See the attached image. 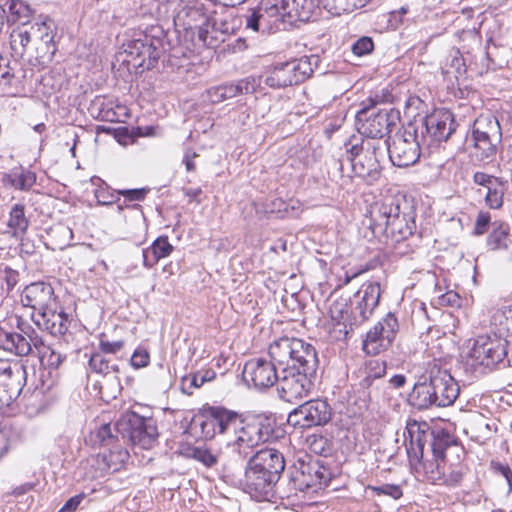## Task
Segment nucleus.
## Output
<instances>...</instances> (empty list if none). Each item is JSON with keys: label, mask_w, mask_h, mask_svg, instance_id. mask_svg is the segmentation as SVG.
Listing matches in <instances>:
<instances>
[{"label": "nucleus", "mask_w": 512, "mask_h": 512, "mask_svg": "<svg viewBox=\"0 0 512 512\" xmlns=\"http://www.w3.org/2000/svg\"><path fill=\"white\" fill-rule=\"evenodd\" d=\"M199 425L205 439H212L217 434L224 436L227 447L241 459L249 457L269 437V429L262 420L246 419L219 406L206 408Z\"/></svg>", "instance_id": "f257e3e1"}, {"label": "nucleus", "mask_w": 512, "mask_h": 512, "mask_svg": "<svg viewBox=\"0 0 512 512\" xmlns=\"http://www.w3.org/2000/svg\"><path fill=\"white\" fill-rule=\"evenodd\" d=\"M367 225L375 238L394 246L413 234L414 213L403 199L387 196L371 206Z\"/></svg>", "instance_id": "f03ea898"}, {"label": "nucleus", "mask_w": 512, "mask_h": 512, "mask_svg": "<svg viewBox=\"0 0 512 512\" xmlns=\"http://www.w3.org/2000/svg\"><path fill=\"white\" fill-rule=\"evenodd\" d=\"M460 388L456 380L446 370H432L429 383L416 385L419 407L428 408L432 405L448 407L458 398Z\"/></svg>", "instance_id": "7ed1b4c3"}, {"label": "nucleus", "mask_w": 512, "mask_h": 512, "mask_svg": "<svg viewBox=\"0 0 512 512\" xmlns=\"http://www.w3.org/2000/svg\"><path fill=\"white\" fill-rule=\"evenodd\" d=\"M479 335L467 343L466 351L463 352V359L467 366L476 369L477 367H492L503 361L507 356V347L511 340L496 334Z\"/></svg>", "instance_id": "20e7f679"}, {"label": "nucleus", "mask_w": 512, "mask_h": 512, "mask_svg": "<svg viewBox=\"0 0 512 512\" xmlns=\"http://www.w3.org/2000/svg\"><path fill=\"white\" fill-rule=\"evenodd\" d=\"M352 170L356 176L374 183L380 177V159L384 156L385 143L382 140H362L347 149Z\"/></svg>", "instance_id": "39448f33"}, {"label": "nucleus", "mask_w": 512, "mask_h": 512, "mask_svg": "<svg viewBox=\"0 0 512 512\" xmlns=\"http://www.w3.org/2000/svg\"><path fill=\"white\" fill-rule=\"evenodd\" d=\"M116 429L123 437H128L133 445L143 449L152 448L158 438L156 421L135 412L123 414L116 423Z\"/></svg>", "instance_id": "423d86ee"}, {"label": "nucleus", "mask_w": 512, "mask_h": 512, "mask_svg": "<svg viewBox=\"0 0 512 512\" xmlns=\"http://www.w3.org/2000/svg\"><path fill=\"white\" fill-rule=\"evenodd\" d=\"M126 58L123 60L133 68L152 69L163 52L162 41L147 34H139L123 45Z\"/></svg>", "instance_id": "0eeeda50"}, {"label": "nucleus", "mask_w": 512, "mask_h": 512, "mask_svg": "<svg viewBox=\"0 0 512 512\" xmlns=\"http://www.w3.org/2000/svg\"><path fill=\"white\" fill-rule=\"evenodd\" d=\"M419 128L406 129L401 134H396L391 142L385 143V151L394 166L404 168L415 164L420 157L421 141L418 137Z\"/></svg>", "instance_id": "6e6552de"}, {"label": "nucleus", "mask_w": 512, "mask_h": 512, "mask_svg": "<svg viewBox=\"0 0 512 512\" xmlns=\"http://www.w3.org/2000/svg\"><path fill=\"white\" fill-rule=\"evenodd\" d=\"M313 73L308 57L293 59L274 65L265 78V83L275 89L297 85Z\"/></svg>", "instance_id": "1a4fd4ad"}, {"label": "nucleus", "mask_w": 512, "mask_h": 512, "mask_svg": "<svg viewBox=\"0 0 512 512\" xmlns=\"http://www.w3.org/2000/svg\"><path fill=\"white\" fill-rule=\"evenodd\" d=\"M315 373L297 369L295 365L283 367L278 378V392L286 402H294L307 396L312 388Z\"/></svg>", "instance_id": "9d476101"}, {"label": "nucleus", "mask_w": 512, "mask_h": 512, "mask_svg": "<svg viewBox=\"0 0 512 512\" xmlns=\"http://www.w3.org/2000/svg\"><path fill=\"white\" fill-rule=\"evenodd\" d=\"M19 332H9L0 328V348L16 356H27L33 352L40 336L29 324L17 318Z\"/></svg>", "instance_id": "9b49d317"}, {"label": "nucleus", "mask_w": 512, "mask_h": 512, "mask_svg": "<svg viewBox=\"0 0 512 512\" xmlns=\"http://www.w3.org/2000/svg\"><path fill=\"white\" fill-rule=\"evenodd\" d=\"M332 410L327 401L312 399L299 405L288 415V423L294 427L311 428L322 426L331 419Z\"/></svg>", "instance_id": "f8f14e48"}, {"label": "nucleus", "mask_w": 512, "mask_h": 512, "mask_svg": "<svg viewBox=\"0 0 512 512\" xmlns=\"http://www.w3.org/2000/svg\"><path fill=\"white\" fill-rule=\"evenodd\" d=\"M399 329L397 318L389 313L370 329L363 342V350L367 354L376 355L388 349L394 341Z\"/></svg>", "instance_id": "ddd939ff"}, {"label": "nucleus", "mask_w": 512, "mask_h": 512, "mask_svg": "<svg viewBox=\"0 0 512 512\" xmlns=\"http://www.w3.org/2000/svg\"><path fill=\"white\" fill-rule=\"evenodd\" d=\"M276 481V478H272L271 475L254 466L252 461L248 460L243 476L238 479V485L252 498L261 501L271 494Z\"/></svg>", "instance_id": "4468645a"}, {"label": "nucleus", "mask_w": 512, "mask_h": 512, "mask_svg": "<svg viewBox=\"0 0 512 512\" xmlns=\"http://www.w3.org/2000/svg\"><path fill=\"white\" fill-rule=\"evenodd\" d=\"M356 124L359 133L367 137L366 140H381L389 132L391 122L386 110L363 107L356 114Z\"/></svg>", "instance_id": "2eb2a0df"}, {"label": "nucleus", "mask_w": 512, "mask_h": 512, "mask_svg": "<svg viewBox=\"0 0 512 512\" xmlns=\"http://www.w3.org/2000/svg\"><path fill=\"white\" fill-rule=\"evenodd\" d=\"M419 132L421 140L425 143L429 137L431 142L447 140L455 130V122L449 111L436 110L432 114L421 119Z\"/></svg>", "instance_id": "dca6fc26"}, {"label": "nucleus", "mask_w": 512, "mask_h": 512, "mask_svg": "<svg viewBox=\"0 0 512 512\" xmlns=\"http://www.w3.org/2000/svg\"><path fill=\"white\" fill-rule=\"evenodd\" d=\"M128 458V451L121 445L113 444L111 448H104L90 460L92 471L89 473V477L97 479L117 472L124 467Z\"/></svg>", "instance_id": "f3484780"}, {"label": "nucleus", "mask_w": 512, "mask_h": 512, "mask_svg": "<svg viewBox=\"0 0 512 512\" xmlns=\"http://www.w3.org/2000/svg\"><path fill=\"white\" fill-rule=\"evenodd\" d=\"M329 479L328 470L318 460L299 461L293 475V481L300 491L316 492L326 486Z\"/></svg>", "instance_id": "a211bd4d"}, {"label": "nucleus", "mask_w": 512, "mask_h": 512, "mask_svg": "<svg viewBox=\"0 0 512 512\" xmlns=\"http://www.w3.org/2000/svg\"><path fill=\"white\" fill-rule=\"evenodd\" d=\"M279 378L275 363L263 358H254L246 362L243 368V379L256 389L273 386Z\"/></svg>", "instance_id": "6ab92c4d"}, {"label": "nucleus", "mask_w": 512, "mask_h": 512, "mask_svg": "<svg viewBox=\"0 0 512 512\" xmlns=\"http://www.w3.org/2000/svg\"><path fill=\"white\" fill-rule=\"evenodd\" d=\"M32 320L35 325L53 336L64 335L69 328V315L60 306L58 301L43 312H33Z\"/></svg>", "instance_id": "aec40b11"}, {"label": "nucleus", "mask_w": 512, "mask_h": 512, "mask_svg": "<svg viewBox=\"0 0 512 512\" xmlns=\"http://www.w3.org/2000/svg\"><path fill=\"white\" fill-rule=\"evenodd\" d=\"M24 306L30 307L34 312H43L57 302L51 285L44 282L32 283L25 287L21 295Z\"/></svg>", "instance_id": "412c9836"}, {"label": "nucleus", "mask_w": 512, "mask_h": 512, "mask_svg": "<svg viewBox=\"0 0 512 512\" xmlns=\"http://www.w3.org/2000/svg\"><path fill=\"white\" fill-rule=\"evenodd\" d=\"M254 466L271 475L272 478L279 479L280 474L285 468L283 454L274 448H265L257 451L249 457Z\"/></svg>", "instance_id": "4be33fe9"}, {"label": "nucleus", "mask_w": 512, "mask_h": 512, "mask_svg": "<svg viewBox=\"0 0 512 512\" xmlns=\"http://www.w3.org/2000/svg\"><path fill=\"white\" fill-rule=\"evenodd\" d=\"M381 296L380 285L377 282H368L361 286L355 297L358 299L356 309L359 311L360 321L370 318L374 309L378 306Z\"/></svg>", "instance_id": "5701e85b"}, {"label": "nucleus", "mask_w": 512, "mask_h": 512, "mask_svg": "<svg viewBox=\"0 0 512 512\" xmlns=\"http://www.w3.org/2000/svg\"><path fill=\"white\" fill-rule=\"evenodd\" d=\"M426 436L425 431L421 429L420 423L415 420L407 423L404 439L406 451L411 463L419 461L422 458Z\"/></svg>", "instance_id": "b1692460"}, {"label": "nucleus", "mask_w": 512, "mask_h": 512, "mask_svg": "<svg viewBox=\"0 0 512 512\" xmlns=\"http://www.w3.org/2000/svg\"><path fill=\"white\" fill-rule=\"evenodd\" d=\"M290 365H295L297 369L308 371V373H316L318 359L315 348L311 344L295 338Z\"/></svg>", "instance_id": "393cba45"}, {"label": "nucleus", "mask_w": 512, "mask_h": 512, "mask_svg": "<svg viewBox=\"0 0 512 512\" xmlns=\"http://www.w3.org/2000/svg\"><path fill=\"white\" fill-rule=\"evenodd\" d=\"M473 141H501V128L498 120L492 116H480L473 125Z\"/></svg>", "instance_id": "a878e982"}, {"label": "nucleus", "mask_w": 512, "mask_h": 512, "mask_svg": "<svg viewBox=\"0 0 512 512\" xmlns=\"http://www.w3.org/2000/svg\"><path fill=\"white\" fill-rule=\"evenodd\" d=\"M33 40L39 41L42 49L48 53H54V37L56 33L55 22L49 17H40L31 27Z\"/></svg>", "instance_id": "bb28decb"}, {"label": "nucleus", "mask_w": 512, "mask_h": 512, "mask_svg": "<svg viewBox=\"0 0 512 512\" xmlns=\"http://www.w3.org/2000/svg\"><path fill=\"white\" fill-rule=\"evenodd\" d=\"M279 3L276 0H262L258 5L260 32H270L277 27L278 22L284 21Z\"/></svg>", "instance_id": "cd10ccee"}, {"label": "nucleus", "mask_w": 512, "mask_h": 512, "mask_svg": "<svg viewBox=\"0 0 512 512\" xmlns=\"http://www.w3.org/2000/svg\"><path fill=\"white\" fill-rule=\"evenodd\" d=\"M295 338L282 337L274 341L269 347V356L273 363L279 366H291Z\"/></svg>", "instance_id": "c85d7f7f"}, {"label": "nucleus", "mask_w": 512, "mask_h": 512, "mask_svg": "<svg viewBox=\"0 0 512 512\" xmlns=\"http://www.w3.org/2000/svg\"><path fill=\"white\" fill-rule=\"evenodd\" d=\"M173 249L168 237H158L149 248L143 250V265L147 268L153 267L159 260L168 257Z\"/></svg>", "instance_id": "c756f323"}, {"label": "nucleus", "mask_w": 512, "mask_h": 512, "mask_svg": "<svg viewBox=\"0 0 512 512\" xmlns=\"http://www.w3.org/2000/svg\"><path fill=\"white\" fill-rule=\"evenodd\" d=\"M490 327L496 334L512 341V305L495 310L491 316Z\"/></svg>", "instance_id": "7c9ffc66"}, {"label": "nucleus", "mask_w": 512, "mask_h": 512, "mask_svg": "<svg viewBox=\"0 0 512 512\" xmlns=\"http://www.w3.org/2000/svg\"><path fill=\"white\" fill-rule=\"evenodd\" d=\"M25 370L18 366H12L8 361L0 360V387L10 391V385L18 383V395L22 390V380Z\"/></svg>", "instance_id": "2f4dec72"}, {"label": "nucleus", "mask_w": 512, "mask_h": 512, "mask_svg": "<svg viewBox=\"0 0 512 512\" xmlns=\"http://www.w3.org/2000/svg\"><path fill=\"white\" fill-rule=\"evenodd\" d=\"M371 0H318L319 4L331 15L339 16L362 8Z\"/></svg>", "instance_id": "473e14b6"}, {"label": "nucleus", "mask_w": 512, "mask_h": 512, "mask_svg": "<svg viewBox=\"0 0 512 512\" xmlns=\"http://www.w3.org/2000/svg\"><path fill=\"white\" fill-rule=\"evenodd\" d=\"M3 182L19 190H29L36 182V176L29 170H13L3 177Z\"/></svg>", "instance_id": "72a5a7b5"}, {"label": "nucleus", "mask_w": 512, "mask_h": 512, "mask_svg": "<svg viewBox=\"0 0 512 512\" xmlns=\"http://www.w3.org/2000/svg\"><path fill=\"white\" fill-rule=\"evenodd\" d=\"M181 454L202 463L207 468L214 467L218 463V455L204 446L188 445L182 448Z\"/></svg>", "instance_id": "f704fd0d"}, {"label": "nucleus", "mask_w": 512, "mask_h": 512, "mask_svg": "<svg viewBox=\"0 0 512 512\" xmlns=\"http://www.w3.org/2000/svg\"><path fill=\"white\" fill-rule=\"evenodd\" d=\"M5 6H7L10 16L13 21L19 22L22 25L28 24L34 14V9L22 0H6Z\"/></svg>", "instance_id": "c9c22d12"}, {"label": "nucleus", "mask_w": 512, "mask_h": 512, "mask_svg": "<svg viewBox=\"0 0 512 512\" xmlns=\"http://www.w3.org/2000/svg\"><path fill=\"white\" fill-rule=\"evenodd\" d=\"M35 350L39 355L42 365L47 366L48 368L57 369L65 358V356L56 348L46 345L41 337L40 344L37 343Z\"/></svg>", "instance_id": "e433bc0d"}, {"label": "nucleus", "mask_w": 512, "mask_h": 512, "mask_svg": "<svg viewBox=\"0 0 512 512\" xmlns=\"http://www.w3.org/2000/svg\"><path fill=\"white\" fill-rule=\"evenodd\" d=\"M510 228L505 223H494L492 232L487 238V246L491 250H501L508 248V237Z\"/></svg>", "instance_id": "4c0bfd02"}, {"label": "nucleus", "mask_w": 512, "mask_h": 512, "mask_svg": "<svg viewBox=\"0 0 512 512\" xmlns=\"http://www.w3.org/2000/svg\"><path fill=\"white\" fill-rule=\"evenodd\" d=\"M8 226L13 230L15 236L23 235L29 226V221L25 216V206L17 203L10 210Z\"/></svg>", "instance_id": "58836bf2"}, {"label": "nucleus", "mask_w": 512, "mask_h": 512, "mask_svg": "<svg viewBox=\"0 0 512 512\" xmlns=\"http://www.w3.org/2000/svg\"><path fill=\"white\" fill-rule=\"evenodd\" d=\"M446 466V460L440 457H434L433 460L424 462L423 470L427 480L439 485L440 481L443 480Z\"/></svg>", "instance_id": "ea45409f"}, {"label": "nucleus", "mask_w": 512, "mask_h": 512, "mask_svg": "<svg viewBox=\"0 0 512 512\" xmlns=\"http://www.w3.org/2000/svg\"><path fill=\"white\" fill-rule=\"evenodd\" d=\"M433 457L446 458V451L456 446L454 438L444 431H438L434 434L431 444Z\"/></svg>", "instance_id": "a19ab883"}, {"label": "nucleus", "mask_w": 512, "mask_h": 512, "mask_svg": "<svg viewBox=\"0 0 512 512\" xmlns=\"http://www.w3.org/2000/svg\"><path fill=\"white\" fill-rule=\"evenodd\" d=\"M183 17L187 18L184 23L188 28H197L204 25L207 21V16L203 12V9L198 6H187L178 15V19Z\"/></svg>", "instance_id": "79ce46f5"}, {"label": "nucleus", "mask_w": 512, "mask_h": 512, "mask_svg": "<svg viewBox=\"0 0 512 512\" xmlns=\"http://www.w3.org/2000/svg\"><path fill=\"white\" fill-rule=\"evenodd\" d=\"M115 436L112 434L110 424H102L89 434L88 441L93 445L105 446L113 445Z\"/></svg>", "instance_id": "37998d69"}, {"label": "nucleus", "mask_w": 512, "mask_h": 512, "mask_svg": "<svg viewBox=\"0 0 512 512\" xmlns=\"http://www.w3.org/2000/svg\"><path fill=\"white\" fill-rule=\"evenodd\" d=\"M11 48L18 56H23L28 44L33 40L31 31L14 30L11 33Z\"/></svg>", "instance_id": "c03bdc74"}, {"label": "nucleus", "mask_w": 512, "mask_h": 512, "mask_svg": "<svg viewBox=\"0 0 512 512\" xmlns=\"http://www.w3.org/2000/svg\"><path fill=\"white\" fill-rule=\"evenodd\" d=\"M504 186L503 183L498 180L487 189H485V203L491 209H498L503 204Z\"/></svg>", "instance_id": "a18cd8bd"}, {"label": "nucleus", "mask_w": 512, "mask_h": 512, "mask_svg": "<svg viewBox=\"0 0 512 512\" xmlns=\"http://www.w3.org/2000/svg\"><path fill=\"white\" fill-rule=\"evenodd\" d=\"M208 98L213 103H219L224 100L234 98L238 95L235 84H224L212 87L207 91Z\"/></svg>", "instance_id": "49530a36"}, {"label": "nucleus", "mask_w": 512, "mask_h": 512, "mask_svg": "<svg viewBox=\"0 0 512 512\" xmlns=\"http://www.w3.org/2000/svg\"><path fill=\"white\" fill-rule=\"evenodd\" d=\"M89 366L92 371L103 375L118 371V366L111 364L110 360L102 353H94L90 357Z\"/></svg>", "instance_id": "de8ad7c7"}, {"label": "nucleus", "mask_w": 512, "mask_h": 512, "mask_svg": "<svg viewBox=\"0 0 512 512\" xmlns=\"http://www.w3.org/2000/svg\"><path fill=\"white\" fill-rule=\"evenodd\" d=\"M386 373L385 362L379 360H370L366 363L365 377L362 380V385L370 386L372 381L383 377Z\"/></svg>", "instance_id": "09e8293b"}, {"label": "nucleus", "mask_w": 512, "mask_h": 512, "mask_svg": "<svg viewBox=\"0 0 512 512\" xmlns=\"http://www.w3.org/2000/svg\"><path fill=\"white\" fill-rule=\"evenodd\" d=\"M309 450L316 455L326 456L331 451L329 440L322 435H312L307 438Z\"/></svg>", "instance_id": "8fccbe9b"}, {"label": "nucleus", "mask_w": 512, "mask_h": 512, "mask_svg": "<svg viewBox=\"0 0 512 512\" xmlns=\"http://www.w3.org/2000/svg\"><path fill=\"white\" fill-rule=\"evenodd\" d=\"M366 490L373 492L377 496L384 495V496L391 497L394 500L400 499L403 495L402 488L399 485L388 484V483H385V484H382L379 486L368 485L366 487Z\"/></svg>", "instance_id": "3c124183"}, {"label": "nucleus", "mask_w": 512, "mask_h": 512, "mask_svg": "<svg viewBox=\"0 0 512 512\" xmlns=\"http://www.w3.org/2000/svg\"><path fill=\"white\" fill-rule=\"evenodd\" d=\"M500 142L494 141H474L475 155L479 160H487L493 157L497 151V145Z\"/></svg>", "instance_id": "603ef678"}, {"label": "nucleus", "mask_w": 512, "mask_h": 512, "mask_svg": "<svg viewBox=\"0 0 512 512\" xmlns=\"http://www.w3.org/2000/svg\"><path fill=\"white\" fill-rule=\"evenodd\" d=\"M237 92L239 94H252L257 92V90L261 86V78L250 76L245 79L240 80L237 84Z\"/></svg>", "instance_id": "864d4df0"}, {"label": "nucleus", "mask_w": 512, "mask_h": 512, "mask_svg": "<svg viewBox=\"0 0 512 512\" xmlns=\"http://www.w3.org/2000/svg\"><path fill=\"white\" fill-rule=\"evenodd\" d=\"M374 50V42L372 38L368 36H363L359 38L353 45H352V52L356 56H365L367 54H370Z\"/></svg>", "instance_id": "5fc2aeb1"}, {"label": "nucleus", "mask_w": 512, "mask_h": 512, "mask_svg": "<svg viewBox=\"0 0 512 512\" xmlns=\"http://www.w3.org/2000/svg\"><path fill=\"white\" fill-rule=\"evenodd\" d=\"M462 480V472L452 466H446L444 470L443 480L440 481L439 485L456 486Z\"/></svg>", "instance_id": "6e6d98bb"}, {"label": "nucleus", "mask_w": 512, "mask_h": 512, "mask_svg": "<svg viewBox=\"0 0 512 512\" xmlns=\"http://www.w3.org/2000/svg\"><path fill=\"white\" fill-rule=\"evenodd\" d=\"M18 397V383L10 385V391L0 387V409L8 407Z\"/></svg>", "instance_id": "4d7b16f0"}, {"label": "nucleus", "mask_w": 512, "mask_h": 512, "mask_svg": "<svg viewBox=\"0 0 512 512\" xmlns=\"http://www.w3.org/2000/svg\"><path fill=\"white\" fill-rule=\"evenodd\" d=\"M245 21V28L251 29L254 32H260V19L258 6L256 8L248 10L243 16Z\"/></svg>", "instance_id": "13d9d810"}, {"label": "nucleus", "mask_w": 512, "mask_h": 512, "mask_svg": "<svg viewBox=\"0 0 512 512\" xmlns=\"http://www.w3.org/2000/svg\"><path fill=\"white\" fill-rule=\"evenodd\" d=\"M490 221V213L486 211H480L476 217L474 234L483 235L487 231Z\"/></svg>", "instance_id": "bf43d9fd"}, {"label": "nucleus", "mask_w": 512, "mask_h": 512, "mask_svg": "<svg viewBox=\"0 0 512 512\" xmlns=\"http://www.w3.org/2000/svg\"><path fill=\"white\" fill-rule=\"evenodd\" d=\"M150 356L145 349H136L131 357V365L136 368H143L149 364Z\"/></svg>", "instance_id": "052dcab7"}, {"label": "nucleus", "mask_w": 512, "mask_h": 512, "mask_svg": "<svg viewBox=\"0 0 512 512\" xmlns=\"http://www.w3.org/2000/svg\"><path fill=\"white\" fill-rule=\"evenodd\" d=\"M100 349L103 353L106 354H116L124 347V342L122 340L117 341H108V340H100L99 343Z\"/></svg>", "instance_id": "680f3d73"}, {"label": "nucleus", "mask_w": 512, "mask_h": 512, "mask_svg": "<svg viewBox=\"0 0 512 512\" xmlns=\"http://www.w3.org/2000/svg\"><path fill=\"white\" fill-rule=\"evenodd\" d=\"M498 180H500V179L495 177V176L488 175V174H486L484 172H476L473 175L474 183L479 185V186H482L484 189H487L488 187H490L494 183L496 184V182Z\"/></svg>", "instance_id": "e2e57ef3"}, {"label": "nucleus", "mask_w": 512, "mask_h": 512, "mask_svg": "<svg viewBox=\"0 0 512 512\" xmlns=\"http://www.w3.org/2000/svg\"><path fill=\"white\" fill-rule=\"evenodd\" d=\"M148 190L141 188V189H125V190H119L118 194L124 196L129 201H142L144 200Z\"/></svg>", "instance_id": "0e129e2a"}, {"label": "nucleus", "mask_w": 512, "mask_h": 512, "mask_svg": "<svg viewBox=\"0 0 512 512\" xmlns=\"http://www.w3.org/2000/svg\"><path fill=\"white\" fill-rule=\"evenodd\" d=\"M347 305L343 302H334L330 306V315L333 320L340 323L344 320V313H347Z\"/></svg>", "instance_id": "69168bd1"}, {"label": "nucleus", "mask_w": 512, "mask_h": 512, "mask_svg": "<svg viewBox=\"0 0 512 512\" xmlns=\"http://www.w3.org/2000/svg\"><path fill=\"white\" fill-rule=\"evenodd\" d=\"M84 498V493L71 497L69 500L66 501V503L58 512H74L79 507Z\"/></svg>", "instance_id": "338daca9"}, {"label": "nucleus", "mask_w": 512, "mask_h": 512, "mask_svg": "<svg viewBox=\"0 0 512 512\" xmlns=\"http://www.w3.org/2000/svg\"><path fill=\"white\" fill-rule=\"evenodd\" d=\"M4 274L5 282L7 284V290L10 291L18 283L19 275L15 270H12L10 268L5 269Z\"/></svg>", "instance_id": "774afa93"}]
</instances>
